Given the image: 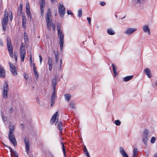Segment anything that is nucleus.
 <instances>
[{
    "label": "nucleus",
    "mask_w": 157,
    "mask_h": 157,
    "mask_svg": "<svg viewBox=\"0 0 157 157\" xmlns=\"http://www.w3.org/2000/svg\"><path fill=\"white\" fill-rule=\"evenodd\" d=\"M51 17V11L50 9H48L46 17V21L47 23V25L48 29V31H50L52 28H53L54 31H55L56 28V25L54 23H52L50 20V18Z\"/></svg>",
    "instance_id": "1"
},
{
    "label": "nucleus",
    "mask_w": 157,
    "mask_h": 157,
    "mask_svg": "<svg viewBox=\"0 0 157 157\" xmlns=\"http://www.w3.org/2000/svg\"><path fill=\"white\" fill-rule=\"evenodd\" d=\"M29 59H30V62H32V56H30V58H29Z\"/></svg>",
    "instance_id": "59"
},
{
    "label": "nucleus",
    "mask_w": 157,
    "mask_h": 157,
    "mask_svg": "<svg viewBox=\"0 0 157 157\" xmlns=\"http://www.w3.org/2000/svg\"><path fill=\"white\" fill-rule=\"evenodd\" d=\"M58 112H56L52 116L50 121V123L52 124L56 121L57 123L58 121V116H57Z\"/></svg>",
    "instance_id": "11"
},
{
    "label": "nucleus",
    "mask_w": 157,
    "mask_h": 157,
    "mask_svg": "<svg viewBox=\"0 0 157 157\" xmlns=\"http://www.w3.org/2000/svg\"><path fill=\"white\" fill-rule=\"evenodd\" d=\"M57 80V77L56 76H55L52 80V86L53 87V90H56V82Z\"/></svg>",
    "instance_id": "18"
},
{
    "label": "nucleus",
    "mask_w": 157,
    "mask_h": 157,
    "mask_svg": "<svg viewBox=\"0 0 157 157\" xmlns=\"http://www.w3.org/2000/svg\"><path fill=\"white\" fill-rule=\"evenodd\" d=\"M3 46V42L1 39H0V46Z\"/></svg>",
    "instance_id": "51"
},
{
    "label": "nucleus",
    "mask_w": 157,
    "mask_h": 157,
    "mask_svg": "<svg viewBox=\"0 0 157 157\" xmlns=\"http://www.w3.org/2000/svg\"><path fill=\"white\" fill-rule=\"evenodd\" d=\"M138 149L137 148H134L133 151V155L136 156L137 155Z\"/></svg>",
    "instance_id": "34"
},
{
    "label": "nucleus",
    "mask_w": 157,
    "mask_h": 157,
    "mask_svg": "<svg viewBox=\"0 0 157 157\" xmlns=\"http://www.w3.org/2000/svg\"><path fill=\"white\" fill-rule=\"evenodd\" d=\"M6 75L5 70L3 67L0 65V77L4 78Z\"/></svg>",
    "instance_id": "16"
},
{
    "label": "nucleus",
    "mask_w": 157,
    "mask_h": 157,
    "mask_svg": "<svg viewBox=\"0 0 157 157\" xmlns=\"http://www.w3.org/2000/svg\"><path fill=\"white\" fill-rule=\"evenodd\" d=\"M62 62L61 59L60 60V69H61L62 65Z\"/></svg>",
    "instance_id": "52"
},
{
    "label": "nucleus",
    "mask_w": 157,
    "mask_h": 157,
    "mask_svg": "<svg viewBox=\"0 0 157 157\" xmlns=\"http://www.w3.org/2000/svg\"><path fill=\"white\" fill-rule=\"evenodd\" d=\"M142 136L143 142L145 145H146L149 138L151 136L149 135V131L147 129L145 130L143 132Z\"/></svg>",
    "instance_id": "5"
},
{
    "label": "nucleus",
    "mask_w": 157,
    "mask_h": 157,
    "mask_svg": "<svg viewBox=\"0 0 157 157\" xmlns=\"http://www.w3.org/2000/svg\"><path fill=\"white\" fill-rule=\"evenodd\" d=\"M39 58H40V63L41 64V62L43 60V59L41 55H39Z\"/></svg>",
    "instance_id": "48"
},
{
    "label": "nucleus",
    "mask_w": 157,
    "mask_h": 157,
    "mask_svg": "<svg viewBox=\"0 0 157 157\" xmlns=\"http://www.w3.org/2000/svg\"><path fill=\"white\" fill-rule=\"evenodd\" d=\"M23 76L24 78H25V79L27 80L28 79V77L27 76L26 74V73H24L23 74Z\"/></svg>",
    "instance_id": "43"
},
{
    "label": "nucleus",
    "mask_w": 157,
    "mask_h": 157,
    "mask_svg": "<svg viewBox=\"0 0 157 157\" xmlns=\"http://www.w3.org/2000/svg\"><path fill=\"white\" fill-rule=\"evenodd\" d=\"M10 20L11 21L13 19V16L12 14H11L10 15Z\"/></svg>",
    "instance_id": "57"
},
{
    "label": "nucleus",
    "mask_w": 157,
    "mask_h": 157,
    "mask_svg": "<svg viewBox=\"0 0 157 157\" xmlns=\"http://www.w3.org/2000/svg\"><path fill=\"white\" fill-rule=\"evenodd\" d=\"M154 157H157V154H155L154 155Z\"/></svg>",
    "instance_id": "63"
},
{
    "label": "nucleus",
    "mask_w": 157,
    "mask_h": 157,
    "mask_svg": "<svg viewBox=\"0 0 157 157\" xmlns=\"http://www.w3.org/2000/svg\"><path fill=\"white\" fill-rule=\"evenodd\" d=\"M112 65L113 66V71L114 73V76H116V75H117V68L114 65V64L112 63Z\"/></svg>",
    "instance_id": "26"
},
{
    "label": "nucleus",
    "mask_w": 157,
    "mask_h": 157,
    "mask_svg": "<svg viewBox=\"0 0 157 157\" xmlns=\"http://www.w3.org/2000/svg\"><path fill=\"white\" fill-rule=\"evenodd\" d=\"M67 14L68 15H70V14L72 15H73V14L69 10H67Z\"/></svg>",
    "instance_id": "45"
},
{
    "label": "nucleus",
    "mask_w": 157,
    "mask_h": 157,
    "mask_svg": "<svg viewBox=\"0 0 157 157\" xmlns=\"http://www.w3.org/2000/svg\"><path fill=\"white\" fill-rule=\"evenodd\" d=\"M21 127H22V129H24L25 126L23 124H21Z\"/></svg>",
    "instance_id": "55"
},
{
    "label": "nucleus",
    "mask_w": 157,
    "mask_h": 157,
    "mask_svg": "<svg viewBox=\"0 0 157 157\" xmlns=\"http://www.w3.org/2000/svg\"><path fill=\"white\" fill-rule=\"evenodd\" d=\"M69 105L70 107L73 109H75V103L72 101H71L69 103Z\"/></svg>",
    "instance_id": "32"
},
{
    "label": "nucleus",
    "mask_w": 157,
    "mask_h": 157,
    "mask_svg": "<svg viewBox=\"0 0 157 157\" xmlns=\"http://www.w3.org/2000/svg\"><path fill=\"white\" fill-rule=\"evenodd\" d=\"M19 6L21 7V8L22 6V5L21 4H20L19 5Z\"/></svg>",
    "instance_id": "61"
},
{
    "label": "nucleus",
    "mask_w": 157,
    "mask_h": 157,
    "mask_svg": "<svg viewBox=\"0 0 157 157\" xmlns=\"http://www.w3.org/2000/svg\"><path fill=\"white\" fill-rule=\"evenodd\" d=\"M56 0H51V2L52 3H53Z\"/></svg>",
    "instance_id": "60"
},
{
    "label": "nucleus",
    "mask_w": 157,
    "mask_h": 157,
    "mask_svg": "<svg viewBox=\"0 0 157 157\" xmlns=\"http://www.w3.org/2000/svg\"><path fill=\"white\" fill-rule=\"evenodd\" d=\"M24 141L25 144V150L27 152H28L29 151L30 148L29 139L25 137L24 139Z\"/></svg>",
    "instance_id": "12"
},
{
    "label": "nucleus",
    "mask_w": 157,
    "mask_h": 157,
    "mask_svg": "<svg viewBox=\"0 0 157 157\" xmlns=\"http://www.w3.org/2000/svg\"><path fill=\"white\" fill-rule=\"evenodd\" d=\"M144 71L146 73V75L149 78H150L151 77V73L150 70L148 68H145Z\"/></svg>",
    "instance_id": "22"
},
{
    "label": "nucleus",
    "mask_w": 157,
    "mask_h": 157,
    "mask_svg": "<svg viewBox=\"0 0 157 157\" xmlns=\"http://www.w3.org/2000/svg\"><path fill=\"white\" fill-rule=\"evenodd\" d=\"M3 97L4 98L6 99L8 98L7 92L9 90L8 84L7 82H5L3 87Z\"/></svg>",
    "instance_id": "7"
},
{
    "label": "nucleus",
    "mask_w": 157,
    "mask_h": 157,
    "mask_svg": "<svg viewBox=\"0 0 157 157\" xmlns=\"http://www.w3.org/2000/svg\"><path fill=\"white\" fill-rule=\"evenodd\" d=\"M28 6H27V4H26V10H30V7L29 3H28Z\"/></svg>",
    "instance_id": "50"
},
{
    "label": "nucleus",
    "mask_w": 157,
    "mask_h": 157,
    "mask_svg": "<svg viewBox=\"0 0 157 157\" xmlns=\"http://www.w3.org/2000/svg\"><path fill=\"white\" fill-rule=\"evenodd\" d=\"M62 146V148H63V152L64 153V156H66V151H65V147L63 143V142L61 143Z\"/></svg>",
    "instance_id": "35"
},
{
    "label": "nucleus",
    "mask_w": 157,
    "mask_h": 157,
    "mask_svg": "<svg viewBox=\"0 0 157 157\" xmlns=\"http://www.w3.org/2000/svg\"><path fill=\"white\" fill-rule=\"evenodd\" d=\"M14 57L15 58V59L16 61H17V56L15 54H14Z\"/></svg>",
    "instance_id": "54"
},
{
    "label": "nucleus",
    "mask_w": 157,
    "mask_h": 157,
    "mask_svg": "<svg viewBox=\"0 0 157 157\" xmlns=\"http://www.w3.org/2000/svg\"><path fill=\"white\" fill-rule=\"evenodd\" d=\"M105 4L106 3L104 2H101L100 3V4L102 6H105Z\"/></svg>",
    "instance_id": "44"
},
{
    "label": "nucleus",
    "mask_w": 157,
    "mask_h": 157,
    "mask_svg": "<svg viewBox=\"0 0 157 157\" xmlns=\"http://www.w3.org/2000/svg\"><path fill=\"white\" fill-rule=\"evenodd\" d=\"M155 85L157 86V81L155 82Z\"/></svg>",
    "instance_id": "62"
},
{
    "label": "nucleus",
    "mask_w": 157,
    "mask_h": 157,
    "mask_svg": "<svg viewBox=\"0 0 157 157\" xmlns=\"http://www.w3.org/2000/svg\"><path fill=\"white\" fill-rule=\"evenodd\" d=\"M87 20L88 21L89 24L90 25V23L91 21V18L90 17H87Z\"/></svg>",
    "instance_id": "42"
},
{
    "label": "nucleus",
    "mask_w": 157,
    "mask_h": 157,
    "mask_svg": "<svg viewBox=\"0 0 157 157\" xmlns=\"http://www.w3.org/2000/svg\"><path fill=\"white\" fill-rule=\"evenodd\" d=\"M54 53L55 56L56 62L58 63L59 61V54L58 52L54 51Z\"/></svg>",
    "instance_id": "25"
},
{
    "label": "nucleus",
    "mask_w": 157,
    "mask_h": 157,
    "mask_svg": "<svg viewBox=\"0 0 157 157\" xmlns=\"http://www.w3.org/2000/svg\"><path fill=\"white\" fill-rule=\"evenodd\" d=\"M36 100H38V101H39V98L38 97L37 98H36Z\"/></svg>",
    "instance_id": "64"
},
{
    "label": "nucleus",
    "mask_w": 157,
    "mask_h": 157,
    "mask_svg": "<svg viewBox=\"0 0 157 157\" xmlns=\"http://www.w3.org/2000/svg\"><path fill=\"white\" fill-rule=\"evenodd\" d=\"M82 15V10L81 9H79L78 10V16L79 17H80Z\"/></svg>",
    "instance_id": "38"
},
{
    "label": "nucleus",
    "mask_w": 157,
    "mask_h": 157,
    "mask_svg": "<svg viewBox=\"0 0 157 157\" xmlns=\"http://www.w3.org/2000/svg\"><path fill=\"white\" fill-rule=\"evenodd\" d=\"M9 133H13L15 129V125L11 122L9 123Z\"/></svg>",
    "instance_id": "17"
},
{
    "label": "nucleus",
    "mask_w": 157,
    "mask_h": 157,
    "mask_svg": "<svg viewBox=\"0 0 157 157\" xmlns=\"http://www.w3.org/2000/svg\"><path fill=\"white\" fill-rule=\"evenodd\" d=\"M63 125V123L60 121L59 122L57 127L59 130L60 131V133H61L62 132V126Z\"/></svg>",
    "instance_id": "27"
},
{
    "label": "nucleus",
    "mask_w": 157,
    "mask_h": 157,
    "mask_svg": "<svg viewBox=\"0 0 157 157\" xmlns=\"http://www.w3.org/2000/svg\"><path fill=\"white\" fill-rule=\"evenodd\" d=\"M58 10L60 17L63 18L65 13V9L62 4H59L58 7Z\"/></svg>",
    "instance_id": "8"
},
{
    "label": "nucleus",
    "mask_w": 157,
    "mask_h": 157,
    "mask_svg": "<svg viewBox=\"0 0 157 157\" xmlns=\"http://www.w3.org/2000/svg\"><path fill=\"white\" fill-rule=\"evenodd\" d=\"M8 12L5 11L4 17L2 20V24L3 29L4 31H6V27L8 21Z\"/></svg>",
    "instance_id": "2"
},
{
    "label": "nucleus",
    "mask_w": 157,
    "mask_h": 157,
    "mask_svg": "<svg viewBox=\"0 0 157 157\" xmlns=\"http://www.w3.org/2000/svg\"><path fill=\"white\" fill-rule=\"evenodd\" d=\"M8 137L11 142L14 146L17 145V141L13 133H8Z\"/></svg>",
    "instance_id": "9"
},
{
    "label": "nucleus",
    "mask_w": 157,
    "mask_h": 157,
    "mask_svg": "<svg viewBox=\"0 0 157 157\" xmlns=\"http://www.w3.org/2000/svg\"><path fill=\"white\" fill-rule=\"evenodd\" d=\"M133 77V75H130L126 76L123 78V81H128L131 79Z\"/></svg>",
    "instance_id": "29"
},
{
    "label": "nucleus",
    "mask_w": 157,
    "mask_h": 157,
    "mask_svg": "<svg viewBox=\"0 0 157 157\" xmlns=\"http://www.w3.org/2000/svg\"><path fill=\"white\" fill-rule=\"evenodd\" d=\"M156 138L155 137H152L151 140V143L152 144H154L156 140Z\"/></svg>",
    "instance_id": "36"
},
{
    "label": "nucleus",
    "mask_w": 157,
    "mask_h": 157,
    "mask_svg": "<svg viewBox=\"0 0 157 157\" xmlns=\"http://www.w3.org/2000/svg\"><path fill=\"white\" fill-rule=\"evenodd\" d=\"M27 15L28 16V17H30V18H31V13H29V14H27Z\"/></svg>",
    "instance_id": "56"
},
{
    "label": "nucleus",
    "mask_w": 157,
    "mask_h": 157,
    "mask_svg": "<svg viewBox=\"0 0 157 157\" xmlns=\"http://www.w3.org/2000/svg\"><path fill=\"white\" fill-rule=\"evenodd\" d=\"M24 39L25 41H28V37H27V34L26 33H24Z\"/></svg>",
    "instance_id": "37"
},
{
    "label": "nucleus",
    "mask_w": 157,
    "mask_h": 157,
    "mask_svg": "<svg viewBox=\"0 0 157 157\" xmlns=\"http://www.w3.org/2000/svg\"><path fill=\"white\" fill-rule=\"evenodd\" d=\"M144 0H137V4H140Z\"/></svg>",
    "instance_id": "49"
},
{
    "label": "nucleus",
    "mask_w": 157,
    "mask_h": 157,
    "mask_svg": "<svg viewBox=\"0 0 157 157\" xmlns=\"http://www.w3.org/2000/svg\"><path fill=\"white\" fill-rule=\"evenodd\" d=\"M1 116L2 117V120L3 121H7V117L5 116L3 112H1Z\"/></svg>",
    "instance_id": "24"
},
{
    "label": "nucleus",
    "mask_w": 157,
    "mask_h": 157,
    "mask_svg": "<svg viewBox=\"0 0 157 157\" xmlns=\"http://www.w3.org/2000/svg\"><path fill=\"white\" fill-rule=\"evenodd\" d=\"M48 65L49 70L51 71L52 68V58L50 57L48 58Z\"/></svg>",
    "instance_id": "21"
},
{
    "label": "nucleus",
    "mask_w": 157,
    "mask_h": 157,
    "mask_svg": "<svg viewBox=\"0 0 157 157\" xmlns=\"http://www.w3.org/2000/svg\"><path fill=\"white\" fill-rule=\"evenodd\" d=\"M57 31L59 30H61V25L60 24H57Z\"/></svg>",
    "instance_id": "40"
},
{
    "label": "nucleus",
    "mask_w": 157,
    "mask_h": 157,
    "mask_svg": "<svg viewBox=\"0 0 157 157\" xmlns=\"http://www.w3.org/2000/svg\"><path fill=\"white\" fill-rule=\"evenodd\" d=\"M22 24H23L24 23H26V18L25 16V14L24 13H22Z\"/></svg>",
    "instance_id": "31"
},
{
    "label": "nucleus",
    "mask_w": 157,
    "mask_h": 157,
    "mask_svg": "<svg viewBox=\"0 0 157 157\" xmlns=\"http://www.w3.org/2000/svg\"><path fill=\"white\" fill-rule=\"evenodd\" d=\"M9 64L10 66V72L13 76H17V72L16 67L13 63L10 62H9Z\"/></svg>",
    "instance_id": "10"
},
{
    "label": "nucleus",
    "mask_w": 157,
    "mask_h": 157,
    "mask_svg": "<svg viewBox=\"0 0 157 157\" xmlns=\"http://www.w3.org/2000/svg\"><path fill=\"white\" fill-rule=\"evenodd\" d=\"M87 157H90V155L89 154L88 151H87L84 152Z\"/></svg>",
    "instance_id": "46"
},
{
    "label": "nucleus",
    "mask_w": 157,
    "mask_h": 157,
    "mask_svg": "<svg viewBox=\"0 0 157 157\" xmlns=\"http://www.w3.org/2000/svg\"><path fill=\"white\" fill-rule=\"evenodd\" d=\"M115 122L117 125H120L121 124V122L119 120L115 121Z\"/></svg>",
    "instance_id": "39"
},
{
    "label": "nucleus",
    "mask_w": 157,
    "mask_h": 157,
    "mask_svg": "<svg viewBox=\"0 0 157 157\" xmlns=\"http://www.w3.org/2000/svg\"><path fill=\"white\" fill-rule=\"evenodd\" d=\"M143 29L145 33H147V34L150 35V32L149 27L147 25H145L143 26Z\"/></svg>",
    "instance_id": "20"
},
{
    "label": "nucleus",
    "mask_w": 157,
    "mask_h": 157,
    "mask_svg": "<svg viewBox=\"0 0 157 157\" xmlns=\"http://www.w3.org/2000/svg\"><path fill=\"white\" fill-rule=\"evenodd\" d=\"M136 29L129 28H127L124 32V33L127 35H131L136 30Z\"/></svg>",
    "instance_id": "13"
},
{
    "label": "nucleus",
    "mask_w": 157,
    "mask_h": 157,
    "mask_svg": "<svg viewBox=\"0 0 157 157\" xmlns=\"http://www.w3.org/2000/svg\"><path fill=\"white\" fill-rule=\"evenodd\" d=\"M9 113L10 114H12L13 112V108H11L9 110Z\"/></svg>",
    "instance_id": "47"
},
{
    "label": "nucleus",
    "mask_w": 157,
    "mask_h": 157,
    "mask_svg": "<svg viewBox=\"0 0 157 157\" xmlns=\"http://www.w3.org/2000/svg\"><path fill=\"white\" fill-rule=\"evenodd\" d=\"M33 70L35 76L37 78L38 77V75L36 71V68L34 63H33Z\"/></svg>",
    "instance_id": "28"
},
{
    "label": "nucleus",
    "mask_w": 157,
    "mask_h": 157,
    "mask_svg": "<svg viewBox=\"0 0 157 157\" xmlns=\"http://www.w3.org/2000/svg\"><path fill=\"white\" fill-rule=\"evenodd\" d=\"M7 43L8 51L10 56L12 58L13 57V48L10 39L8 37L7 38Z\"/></svg>",
    "instance_id": "6"
},
{
    "label": "nucleus",
    "mask_w": 157,
    "mask_h": 157,
    "mask_svg": "<svg viewBox=\"0 0 157 157\" xmlns=\"http://www.w3.org/2000/svg\"><path fill=\"white\" fill-rule=\"evenodd\" d=\"M119 152L123 157H129L122 147H119Z\"/></svg>",
    "instance_id": "14"
},
{
    "label": "nucleus",
    "mask_w": 157,
    "mask_h": 157,
    "mask_svg": "<svg viewBox=\"0 0 157 157\" xmlns=\"http://www.w3.org/2000/svg\"><path fill=\"white\" fill-rule=\"evenodd\" d=\"M26 54L25 44L22 43L21 44L20 49V55L21 58V61L24 62Z\"/></svg>",
    "instance_id": "3"
},
{
    "label": "nucleus",
    "mask_w": 157,
    "mask_h": 157,
    "mask_svg": "<svg viewBox=\"0 0 157 157\" xmlns=\"http://www.w3.org/2000/svg\"><path fill=\"white\" fill-rule=\"evenodd\" d=\"M64 96L65 97V100L67 102H69L71 98V95L68 94H64Z\"/></svg>",
    "instance_id": "23"
},
{
    "label": "nucleus",
    "mask_w": 157,
    "mask_h": 157,
    "mask_svg": "<svg viewBox=\"0 0 157 157\" xmlns=\"http://www.w3.org/2000/svg\"><path fill=\"white\" fill-rule=\"evenodd\" d=\"M40 8L42 7L44 8V7L45 5V0H41V2L40 3Z\"/></svg>",
    "instance_id": "33"
},
{
    "label": "nucleus",
    "mask_w": 157,
    "mask_h": 157,
    "mask_svg": "<svg viewBox=\"0 0 157 157\" xmlns=\"http://www.w3.org/2000/svg\"><path fill=\"white\" fill-rule=\"evenodd\" d=\"M40 14L42 16H43L44 14V8H43L42 7L40 8Z\"/></svg>",
    "instance_id": "41"
},
{
    "label": "nucleus",
    "mask_w": 157,
    "mask_h": 157,
    "mask_svg": "<svg viewBox=\"0 0 157 157\" xmlns=\"http://www.w3.org/2000/svg\"><path fill=\"white\" fill-rule=\"evenodd\" d=\"M9 148L11 153V157H18V154L17 152L11 147H10Z\"/></svg>",
    "instance_id": "19"
},
{
    "label": "nucleus",
    "mask_w": 157,
    "mask_h": 157,
    "mask_svg": "<svg viewBox=\"0 0 157 157\" xmlns=\"http://www.w3.org/2000/svg\"><path fill=\"white\" fill-rule=\"evenodd\" d=\"M107 32L110 35H113L115 34V32L111 29H108Z\"/></svg>",
    "instance_id": "30"
},
{
    "label": "nucleus",
    "mask_w": 157,
    "mask_h": 157,
    "mask_svg": "<svg viewBox=\"0 0 157 157\" xmlns=\"http://www.w3.org/2000/svg\"><path fill=\"white\" fill-rule=\"evenodd\" d=\"M58 36L59 38L60 50L61 51H62L63 48L64 38V35L62 30H59L58 31Z\"/></svg>",
    "instance_id": "4"
},
{
    "label": "nucleus",
    "mask_w": 157,
    "mask_h": 157,
    "mask_svg": "<svg viewBox=\"0 0 157 157\" xmlns=\"http://www.w3.org/2000/svg\"><path fill=\"white\" fill-rule=\"evenodd\" d=\"M83 151H84V152H85L88 151L86 149V148L85 146H84V148L83 149Z\"/></svg>",
    "instance_id": "53"
},
{
    "label": "nucleus",
    "mask_w": 157,
    "mask_h": 157,
    "mask_svg": "<svg viewBox=\"0 0 157 157\" xmlns=\"http://www.w3.org/2000/svg\"><path fill=\"white\" fill-rule=\"evenodd\" d=\"M55 91L56 90H53V92L52 93V96L51 97V106H53V104H54V101L56 98V96L55 93Z\"/></svg>",
    "instance_id": "15"
},
{
    "label": "nucleus",
    "mask_w": 157,
    "mask_h": 157,
    "mask_svg": "<svg viewBox=\"0 0 157 157\" xmlns=\"http://www.w3.org/2000/svg\"><path fill=\"white\" fill-rule=\"evenodd\" d=\"M27 14L30 13V10H26Z\"/></svg>",
    "instance_id": "58"
}]
</instances>
